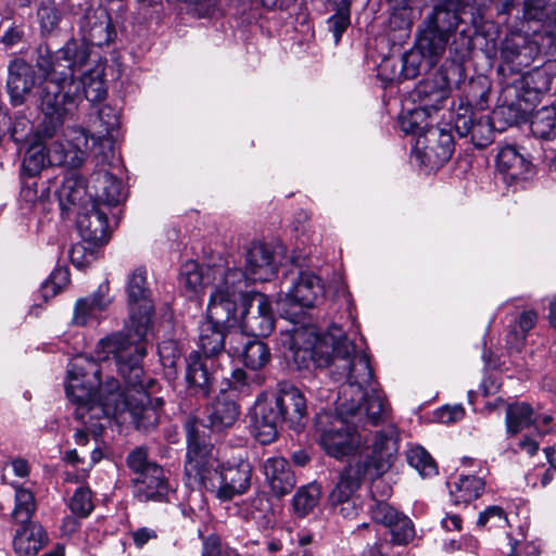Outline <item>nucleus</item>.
Here are the masks:
<instances>
[{
    "label": "nucleus",
    "instance_id": "f257e3e1",
    "mask_svg": "<svg viewBox=\"0 0 556 556\" xmlns=\"http://www.w3.org/2000/svg\"><path fill=\"white\" fill-rule=\"evenodd\" d=\"M290 351L299 368H306L313 362L319 368H328L336 381H348L338 394V415L323 412L316 418L319 444L326 452L399 451L400 434L395 428L370 438L364 428L356 429L354 420L363 415L376 425L384 412V401L377 392L370 395L365 392L372 379L368 356L356 352L355 344L341 327L332 325L324 333L312 327L296 329L291 337Z\"/></svg>",
    "mask_w": 556,
    "mask_h": 556
},
{
    "label": "nucleus",
    "instance_id": "f03ea898",
    "mask_svg": "<svg viewBox=\"0 0 556 556\" xmlns=\"http://www.w3.org/2000/svg\"><path fill=\"white\" fill-rule=\"evenodd\" d=\"M100 365L91 358L78 356L73 359L67 370L65 391L68 400L76 405L75 415L86 429L77 430L74 434L79 446H85L89 431L97 439L98 427L93 419H114L119 425L132 424L138 430H153L160 421L161 397L151 399L156 381L152 378H139V383L126 382L121 390L116 379L110 378L104 384L100 380Z\"/></svg>",
    "mask_w": 556,
    "mask_h": 556
},
{
    "label": "nucleus",
    "instance_id": "7ed1b4c3",
    "mask_svg": "<svg viewBox=\"0 0 556 556\" xmlns=\"http://www.w3.org/2000/svg\"><path fill=\"white\" fill-rule=\"evenodd\" d=\"M129 320L124 333H116L102 339L99 346L105 358L113 355L119 375L132 384L143 377L140 361L146 354L142 342L152 324L154 304L148 282L147 269L135 268L127 280Z\"/></svg>",
    "mask_w": 556,
    "mask_h": 556
},
{
    "label": "nucleus",
    "instance_id": "20e7f679",
    "mask_svg": "<svg viewBox=\"0 0 556 556\" xmlns=\"http://www.w3.org/2000/svg\"><path fill=\"white\" fill-rule=\"evenodd\" d=\"M89 59L86 43L67 41L55 52L40 86V109L45 115L38 128L43 138H53L62 127L65 115L73 113L81 101L76 73Z\"/></svg>",
    "mask_w": 556,
    "mask_h": 556
},
{
    "label": "nucleus",
    "instance_id": "39448f33",
    "mask_svg": "<svg viewBox=\"0 0 556 556\" xmlns=\"http://www.w3.org/2000/svg\"><path fill=\"white\" fill-rule=\"evenodd\" d=\"M185 475L189 486H202L220 502H228L250 489L252 465L241 455L222 460L214 454H187Z\"/></svg>",
    "mask_w": 556,
    "mask_h": 556
},
{
    "label": "nucleus",
    "instance_id": "423d86ee",
    "mask_svg": "<svg viewBox=\"0 0 556 556\" xmlns=\"http://www.w3.org/2000/svg\"><path fill=\"white\" fill-rule=\"evenodd\" d=\"M65 140L40 137L38 130L33 136V142L27 148L22 170L34 177L46 166L80 167L88 155V138L84 127L67 128Z\"/></svg>",
    "mask_w": 556,
    "mask_h": 556
},
{
    "label": "nucleus",
    "instance_id": "0eeeda50",
    "mask_svg": "<svg viewBox=\"0 0 556 556\" xmlns=\"http://www.w3.org/2000/svg\"><path fill=\"white\" fill-rule=\"evenodd\" d=\"M306 401L299 389L283 386L271 397L256 402L253 417V435L261 444L274 442L278 434V426L285 421L299 430L306 418Z\"/></svg>",
    "mask_w": 556,
    "mask_h": 556
},
{
    "label": "nucleus",
    "instance_id": "6e6552de",
    "mask_svg": "<svg viewBox=\"0 0 556 556\" xmlns=\"http://www.w3.org/2000/svg\"><path fill=\"white\" fill-rule=\"evenodd\" d=\"M484 20L481 0H442L425 22L432 27L453 36L452 46L457 53H468L473 49V38Z\"/></svg>",
    "mask_w": 556,
    "mask_h": 556
},
{
    "label": "nucleus",
    "instance_id": "1a4fd4ad",
    "mask_svg": "<svg viewBox=\"0 0 556 556\" xmlns=\"http://www.w3.org/2000/svg\"><path fill=\"white\" fill-rule=\"evenodd\" d=\"M348 465L329 495L330 505L344 518L353 519L362 510L356 495L362 480L383 475L391 466L390 454H348Z\"/></svg>",
    "mask_w": 556,
    "mask_h": 556
},
{
    "label": "nucleus",
    "instance_id": "9d476101",
    "mask_svg": "<svg viewBox=\"0 0 556 556\" xmlns=\"http://www.w3.org/2000/svg\"><path fill=\"white\" fill-rule=\"evenodd\" d=\"M179 286L189 300H197L205 288L211 287V295L217 289L239 301L245 292V278L240 268L224 266L202 267L194 261L184 263L179 274Z\"/></svg>",
    "mask_w": 556,
    "mask_h": 556
},
{
    "label": "nucleus",
    "instance_id": "9b49d317",
    "mask_svg": "<svg viewBox=\"0 0 556 556\" xmlns=\"http://www.w3.org/2000/svg\"><path fill=\"white\" fill-rule=\"evenodd\" d=\"M228 294L219 289L210 296L206 321L201 325L199 346L206 357H213L226 350L228 332L237 324L238 301L230 300Z\"/></svg>",
    "mask_w": 556,
    "mask_h": 556
},
{
    "label": "nucleus",
    "instance_id": "f8f14e48",
    "mask_svg": "<svg viewBox=\"0 0 556 556\" xmlns=\"http://www.w3.org/2000/svg\"><path fill=\"white\" fill-rule=\"evenodd\" d=\"M448 93L450 81L441 72L433 79L420 81L414 90L415 100L420 104L400 117L401 129L424 139L427 129L434 126L432 113L441 108Z\"/></svg>",
    "mask_w": 556,
    "mask_h": 556
},
{
    "label": "nucleus",
    "instance_id": "ddd939ff",
    "mask_svg": "<svg viewBox=\"0 0 556 556\" xmlns=\"http://www.w3.org/2000/svg\"><path fill=\"white\" fill-rule=\"evenodd\" d=\"M119 112L111 105H102L89 117L88 153H92L96 165H111L115 160V141L118 135Z\"/></svg>",
    "mask_w": 556,
    "mask_h": 556
},
{
    "label": "nucleus",
    "instance_id": "4468645a",
    "mask_svg": "<svg viewBox=\"0 0 556 556\" xmlns=\"http://www.w3.org/2000/svg\"><path fill=\"white\" fill-rule=\"evenodd\" d=\"M127 464L137 473L135 496L141 501H162L168 493V484L162 467L150 462L147 454H128Z\"/></svg>",
    "mask_w": 556,
    "mask_h": 556
},
{
    "label": "nucleus",
    "instance_id": "2eb2a0df",
    "mask_svg": "<svg viewBox=\"0 0 556 556\" xmlns=\"http://www.w3.org/2000/svg\"><path fill=\"white\" fill-rule=\"evenodd\" d=\"M228 337V355L241 359L248 368L257 370L269 362V349L264 342L254 339L255 337H251L239 329L230 330Z\"/></svg>",
    "mask_w": 556,
    "mask_h": 556
},
{
    "label": "nucleus",
    "instance_id": "dca6fc26",
    "mask_svg": "<svg viewBox=\"0 0 556 556\" xmlns=\"http://www.w3.org/2000/svg\"><path fill=\"white\" fill-rule=\"evenodd\" d=\"M275 327V317L266 295L255 293L240 319V324L235 325V329H239L251 337H267Z\"/></svg>",
    "mask_w": 556,
    "mask_h": 556
},
{
    "label": "nucleus",
    "instance_id": "f3484780",
    "mask_svg": "<svg viewBox=\"0 0 556 556\" xmlns=\"http://www.w3.org/2000/svg\"><path fill=\"white\" fill-rule=\"evenodd\" d=\"M279 263L274 249L264 242L255 241L245 253V288L248 281H268L277 274Z\"/></svg>",
    "mask_w": 556,
    "mask_h": 556
},
{
    "label": "nucleus",
    "instance_id": "a211bd4d",
    "mask_svg": "<svg viewBox=\"0 0 556 556\" xmlns=\"http://www.w3.org/2000/svg\"><path fill=\"white\" fill-rule=\"evenodd\" d=\"M261 471L265 485L276 498H282L295 486L294 471L289 460L282 455H271L266 458L261 466Z\"/></svg>",
    "mask_w": 556,
    "mask_h": 556
},
{
    "label": "nucleus",
    "instance_id": "6ab92c4d",
    "mask_svg": "<svg viewBox=\"0 0 556 556\" xmlns=\"http://www.w3.org/2000/svg\"><path fill=\"white\" fill-rule=\"evenodd\" d=\"M497 173L507 184L526 180L532 174L533 165L517 146L505 143L498 147L495 157Z\"/></svg>",
    "mask_w": 556,
    "mask_h": 556
},
{
    "label": "nucleus",
    "instance_id": "aec40b11",
    "mask_svg": "<svg viewBox=\"0 0 556 556\" xmlns=\"http://www.w3.org/2000/svg\"><path fill=\"white\" fill-rule=\"evenodd\" d=\"M79 27L84 41L93 46L108 45L115 36L110 14L101 5L87 9L79 21Z\"/></svg>",
    "mask_w": 556,
    "mask_h": 556
},
{
    "label": "nucleus",
    "instance_id": "412c9836",
    "mask_svg": "<svg viewBox=\"0 0 556 556\" xmlns=\"http://www.w3.org/2000/svg\"><path fill=\"white\" fill-rule=\"evenodd\" d=\"M110 287L108 283L99 286L97 291L75 302L72 324L86 326L96 320L111 305Z\"/></svg>",
    "mask_w": 556,
    "mask_h": 556
},
{
    "label": "nucleus",
    "instance_id": "4be33fe9",
    "mask_svg": "<svg viewBox=\"0 0 556 556\" xmlns=\"http://www.w3.org/2000/svg\"><path fill=\"white\" fill-rule=\"evenodd\" d=\"M89 198L91 203L116 205L125 198L122 181L105 168H100L91 175Z\"/></svg>",
    "mask_w": 556,
    "mask_h": 556
},
{
    "label": "nucleus",
    "instance_id": "5701e85b",
    "mask_svg": "<svg viewBox=\"0 0 556 556\" xmlns=\"http://www.w3.org/2000/svg\"><path fill=\"white\" fill-rule=\"evenodd\" d=\"M8 90L14 104H22L36 85L34 67L22 59L13 60L9 66Z\"/></svg>",
    "mask_w": 556,
    "mask_h": 556
},
{
    "label": "nucleus",
    "instance_id": "b1692460",
    "mask_svg": "<svg viewBox=\"0 0 556 556\" xmlns=\"http://www.w3.org/2000/svg\"><path fill=\"white\" fill-rule=\"evenodd\" d=\"M416 148L422 150L426 157H434L437 164H443L450 160L454 150L452 135L438 126L429 127L424 137L416 139Z\"/></svg>",
    "mask_w": 556,
    "mask_h": 556
},
{
    "label": "nucleus",
    "instance_id": "393cba45",
    "mask_svg": "<svg viewBox=\"0 0 556 556\" xmlns=\"http://www.w3.org/2000/svg\"><path fill=\"white\" fill-rule=\"evenodd\" d=\"M85 212L77 217V227L84 240L102 244L109 240V225L106 214L100 210L98 204L90 202Z\"/></svg>",
    "mask_w": 556,
    "mask_h": 556
},
{
    "label": "nucleus",
    "instance_id": "a878e982",
    "mask_svg": "<svg viewBox=\"0 0 556 556\" xmlns=\"http://www.w3.org/2000/svg\"><path fill=\"white\" fill-rule=\"evenodd\" d=\"M325 288L319 277L309 271H303L288 291L291 300L304 307H313L324 296Z\"/></svg>",
    "mask_w": 556,
    "mask_h": 556
},
{
    "label": "nucleus",
    "instance_id": "bb28decb",
    "mask_svg": "<svg viewBox=\"0 0 556 556\" xmlns=\"http://www.w3.org/2000/svg\"><path fill=\"white\" fill-rule=\"evenodd\" d=\"M237 514L243 519L253 520L261 529L271 528L275 522L273 507L265 493H257L237 504Z\"/></svg>",
    "mask_w": 556,
    "mask_h": 556
},
{
    "label": "nucleus",
    "instance_id": "cd10ccee",
    "mask_svg": "<svg viewBox=\"0 0 556 556\" xmlns=\"http://www.w3.org/2000/svg\"><path fill=\"white\" fill-rule=\"evenodd\" d=\"M419 29L417 48L426 55L428 65L432 66L444 54L451 36L428 25L425 21Z\"/></svg>",
    "mask_w": 556,
    "mask_h": 556
},
{
    "label": "nucleus",
    "instance_id": "c85d7f7f",
    "mask_svg": "<svg viewBox=\"0 0 556 556\" xmlns=\"http://www.w3.org/2000/svg\"><path fill=\"white\" fill-rule=\"evenodd\" d=\"M47 540V533L40 525L27 522L16 530L13 540L14 551L20 556L36 555Z\"/></svg>",
    "mask_w": 556,
    "mask_h": 556
},
{
    "label": "nucleus",
    "instance_id": "c756f323",
    "mask_svg": "<svg viewBox=\"0 0 556 556\" xmlns=\"http://www.w3.org/2000/svg\"><path fill=\"white\" fill-rule=\"evenodd\" d=\"M56 195L62 210H70L71 206L75 205L86 207L90 202L89 186L86 187L84 179L76 174H71L64 178Z\"/></svg>",
    "mask_w": 556,
    "mask_h": 556
},
{
    "label": "nucleus",
    "instance_id": "7c9ffc66",
    "mask_svg": "<svg viewBox=\"0 0 556 556\" xmlns=\"http://www.w3.org/2000/svg\"><path fill=\"white\" fill-rule=\"evenodd\" d=\"M502 58L516 71L530 65L532 60V47L525 36L513 34L506 37L502 43Z\"/></svg>",
    "mask_w": 556,
    "mask_h": 556
},
{
    "label": "nucleus",
    "instance_id": "2f4dec72",
    "mask_svg": "<svg viewBox=\"0 0 556 556\" xmlns=\"http://www.w3.org/2000/svg\"><path fill=\"white\" fill-rule=\"evenodd\" d=\"M447 486L453 504L466 505L482 494L484 481L476 476H460L454 482H447Z\"/></svg>",
    "mask_w": 556,
    "mask_h": 556
},
{
    "label": "nucleus",
    "instance_id": "473e14b6",
    "mask_svg": "<svg viewBox=\"0 0 556 556\" xmlns=\"http://www.w3.org/2000/svg\"><path fill=\"white\" fill-rule=\"evenodd\" d=\"M239 414V406L227 394L219 395L208 408L211 426L217 430L231 427Z\"/></svg>",
    "mask_w": 556,
    "mask_h": 556
},
{
    "label": "nucleus",
    "instance_id": "72a5a7b5",
    "mask_svg": "<svg viewBox=\"0 0 556 556\" xmlns=\"http://www.w3.org/2000/svg\"><path fill=\"white\" fill-rule=\"evenodd\" d=\"M87 63L85 64V67ZM84 66L79 73H76V81L79 84V90L84 89L85 98L91 102L97 103L105 99L106 88L103 81V70L96 67L83 72Z\"/></svg>",
    "mask_w": 556,
    "mask_h": 556
},
{
    "label": "nucleus",
    "instance_id": "f704fd0d",
    "mask_svg": "<svg viewBox=\"0 0 556 556\" xmlns=\"http://www.w3.org/2000/svg\"><path fill=\"white\" fill-rule=\"evenodd\" d=\"M455 128L462 137L470 135L472 142L479 148H484L492 141L489 121L473 122L469 117H459L455 123Z\"/></svg>",
    "mask_w": 556,
    "mask_h": 556
},
{
    "label": "nucleus",
    "instance_id": "c9c22d12",
    "mask_svg": "<svg viewBox=\"0 0 556 556\" xmlns=\"http://www.w3.org/2000/svg\"><path fill=\"white\" fill-rule=\"evenodd\" d=\"M321 490L319 484L313 482L298 489L293 498V513L298 517H305L318 505Z\"/></svg>",
    "mask_w": 556,
    "mask_h": 556
},
{
    "label": "nucleus",
    "instance_id": "e433bc0d",
    "mask_svg": "<svg viewBox=\"0 0 556 556\" xmlns=\"http://www.w3.org/2000/svg\"><path fill=\"white\" fill-rule=\"evenodd\" d=\"M533 409L527 403H514L506 408V429L510 434H516L533 426Z\"/></svg>",
    "mask_w": 556,
    "mask_h": 556
},
{
    "label": "nucleus",
    "instance_id": "4c0bfd02",
    "mask_svg": "<svg viewBox=\"0 0 556 556\" xmlns=\"http://www.w3.org/2000/svg\"><path fill=\"white\" fill-rule=\"evenodd\" d=\"M186 380L191 388L206 393L211 375L198 352L191 353L187 359Z\"/></svg>",
    "mask_w": 556,
    "mask_h": 556
},
{
    "label": "nucleus",
    "instance_id": "58836bf2",
    "mask_svg": "<svg viewBox=\"0 0 556 556\" xmlns=\"http://www.w3.org/2000/svg\"><path fill=\"white\" fill-rule=\"evenodd\" d=\"M556 109L544 105L532 114L530 119L531 131L535 137L548 139L555 131Z\"/></svg>",
    "mask_w": 556,
    "mask_h": 556
},
{
    "label": "nucleus",
    "instance_id": "ea45409f",
    "mask_svg": "<svg viewBox=\"0 0 556 556\" xmlns=\"http://www.w3.org/2000/svg\"><path fill=\"white\" fill-rule=\"evenodd\" d=\"M63 17L62 9L52 0L41 2L37 10V18L43 34H51L58 30L61 27Z\"/></svg>",
    "mask_w": 556,
    "mask_h": 556
},
{
    "label": "nucleus",
    "instance_id": "a19ab883",
    "mask_svg": "<svg viewBox=\"0 0 556 556\" xmlns=\"http://www.w3.org/2000/svg\"><path fill=\"white\" fill-rule=\"evenodd\" d=\"M186 440L188 452H206L214 446L208 437V429L194 420L186 422Z\"/></svg>",
    "mask_w": 556,
    "mask_h": 556
},
{
    "label": "nucleus",
    "instance_id": "79ce46f5",
    "mask_svg": "<svg viewBox=\"0 0 556 556\" xmlns=\"http://www.w3.org/2000/svg\"><path fill=\"white\" fill-rule=\"evenodd\" d=\"M36 510V501L31 491L23 488H15V505L12 511V518L15 522L24 525L31 522V517Z\"/></svg>",
    "mask_w": 556,
    "mask_h": 556
},
{
    "label": "nucleus",
    "instance_id": "37998d69",
    "mask_svg": "<svg viewBox=\"0 0 556 556\" xmlns=\"http://www.w3.org/2000/svg\"><path fill=\"white\" fill-rule=\"evenodd\" d=\"M426 55L417 48L405 52L401 60L399 73H393L391 79H413L419 75Z\"/></svg>",
    "mask_w": 556,
    "mask_h": 556
},
{
    "label": "nucleus",
    "instance_id": "c03bdc74",
    "mask_svg": "<svg viewBox=\"0 0 556 556\" xmlns=\"http://www.w3.org/2000/svg\"><path fill=\"white\" fill-rule=\"evenodd\" d=\"M390 529L392 543L396 545H406L415 536L413 522L406 516H399L393 522L387 526Z\"/></svg>",
    "mask_w": 556,
    "mask_h": 556
},
{
    "label": "nucleus",
    "instance_id": "a18cd8bd",
    "mask_svg": "<svg viewBox=\"0 0 556 556\" xmlns=\"http://www.w3.org/2000/svg\"><path fill=\"white\" fill-rule=\"evenodd\" d=\"M70 282V273L65 267L55 268L50 277L42 283L41 293L47 300L56 295Z\"/></svg>",
    "mask_w": 556,
    "mask_h": 556
},
{
    "label": "nucleus",
    "instance_id": "49530a36",
    "mask_svg": "<svg viewBox=\"0 0 556 556\" xmlns=\"http://www.w3.org/2000/svg\"><path fill=\"white\" fill-rule=\"evenodd\" d=\"M70 509L78 517H87L93 509L91 491L87 486H79L70 500Z\"/></svg>",
    "mask_w": 556,
    "mask_h": 556
},
{
    "label": "nucleus",
    "instance_id": "de8ad7c7",
    "mask_svg": "<svg viewBox=\"0 0 556 556\" xmlns=\"http://www.w3.org/2000/svg\"><path fill=\"white\" fill-rule=\"evenodd\" d=\"M408 465L414 468L420 477L431 478L438 475V464L431 454H406Z\"/></svg>",
    "mask_w": 556,
    "mask_h": 556
},
{
    "label": "nucleus",
    "instance_id": "09e8293b",
    "mask_svg": "<svg viewBox=\"0 0 556 556\" xmlns=\"http://www.w3.org/2000/svg\"><path fill=\"white\" fill-rule=\"evenodd\" d=\"M161 363L165 368L176 369L181 359V351L174 340H166L159 344L157 348Z\"/></svg>",
    "mask_w": 556,
    "mask_h": 556
},
{
    "label": "nucleus",
    "instance_id": "8fccbe9b",
    "mask_svg": "<svg viewBox=\"0 0 556 556\" xmlns=\"http://www.w3.org/2000/svg\"><path fill=\"white\" fill-rule=\"evenodd\" d=\"M100 457L97 454H90V459L88 460L86 466H79L84 464V460L80 458L79 454H66V463L71 465L75 472H71L67 470L66 479L67 480H80L85 479L94 463H97Z\"/></svg>",
    "mask_w": 556,
    "mask_h": 556
},
{
    "label": "nucleus",
    "instance_id": "3c124183",
    "mask_svg": "<svg viewBox=\"0 0 556 556\" xmlns=\"http://www.w3.org/2000/svg\"><path fill=\"white\" fill-rule=\"evenodd\" d=\"M329 29L332 31L336 42L341 39L342 34L350 25V8L341 7L329 20Z\"/></svg>",
    "mask_w": 556,
    "mask_h": 556
},
{
    "label": "nucleus",
    "instance_id": "603ef678",
    "mask_svg": "<svg viewBox=\"0 0 556 556\" xmlns=\"http://www.w3.org/2000/svg\"><path fill=\"white\" fill-rule=\"evenodd\" d=\"M370 514L375 521L386 527L400 516V514L384 501L375 502V504L370 506Z\"/></svg>",
    "mask_w": 556,
    "mask_h": 556
},
{
    "label": "nucleus",
    "instance_id": "864d4df0",
    "mask_svg": "<svg viewBox=\"0 0 556 556\" xmlns=\"http://www.w3.org/2000/svg\"><path fill=\"white\" fill-rule=\"evenodd\" d=\"M71 263L77 267L83 268L93 260V253L89 251L84 244H73L68 251Z\"/></svg>",
    "mask_w": 556,
    "mask_h": 556
},
{
    "label": "nucleus",
    "instance_id": "5fc2aeb1",
    "mask_svg": "<svg viewBox=\"0 0 556 556\" xmlns=\"http://www.w3.org/2000/svg\"><path fill=\"white\" fill-rule=\"evenodd\" d=\"M491 522L494 527H503L507 523V518L504 510L498 506H491L482 511L478 519V525H485Z\"/></svg>",
    "mask_w": 556,
    "mask_h": 556
},
{
    "label": "nucleus",
    "instance_id": "6e6d98bb",
    "mask_svg": "<svg viewBox=\"0 0 556 556\" xmlns=\"http://www.w3.org/2000/svg\"><path fill=\"white\" fill-rule=\"evenodd\" d=\"M29 472L27 462L21 457L14 458L12 462L7 463L2 468V478L8 480L11 476L24 478Z\"/></svg>",
    "mask_w": 556,
    "mask_h": 556
},
{
    "label": "nucleus",
    "instance_id": "4d7b16f0",
    "mask_svg": "<svg viewBox=\"0 0 556 556\" xmlns=\"http://www.w3.org/2000/svg\"><path fill=\"white\" fill-rule=\"evenodd\" d=\"M465 416L463 406H444L437 412V419L441 424H454Z\"/></svg>",
    "mask_w": 556,
    "mask_h": 556
},
{
    "label": "nucleus",
    "instance_id": "13d9d810",
    "mask_svg": "<svg viewBox=\"0 0 556 556\" xmlns=\"http://www.w3.org/2000/svg\"><path fill=\"white\" fill-rule=\"evenodd\" d=\"M380 476H374L370 478L372 480L370 485V494L374 502L384 501V498L391 495L392 489L391 486L382 480H379Z\"/></svg>",
    "mask_w": 556,
    "mask_h": 556
},
{
    "label": "nucleus",
    "instance_id": "bf43d9fd",
    "mask_svg": "<svg viewBox=\"0 0 556 556\" xmlns=\"http://www.w3.org/2000/svg\"><path fill=\"white\" fill-rule=\"evenodd\" d=\"M546 0H525V17L541 20L544 15Z\"/></svg>",
    "mask_w": 556,
    "mask_h": 556
},
{
    "label": "nucleus",
    "instance_id": "052dcab7",
    "mask_svg": "<svg viewBox=\"0 0 556 556\" xmlns=\"http://www.w3.org/2000/svg\"><path fill=\"white\" fill-rule=\"evenodd\" d=\"M31 123L27 118H17L12 127V138L16 142L27 140L28 134L31 131Z\"/></svg>",
    "mask_w": 556,
    "mask_h": 556
},
{
    "label": "nucleus",
    "instance_id": "680f3d73",
    "mask_svg": "<svg viewBox=\"0 0 556 556\" xmlns=\"http://www.w3.org/2000/svg\"><path fill=\"white\" fill-rule=\"evenodd\" d=\"M533 427L540 434L548 432V428L553 421V416L545 413L533 412Z\"/></svg>",
    "mask_w": 556,
    "mask_h": 556
},
{
    "label": "nucleus",
    "instance_id": "e2e57ef3",
    "mask_svg": "<svg viewBox=\"0 0 556 556\" xmlns=\"http://www.w3.org/2000/svg\"><path fill=\"white\" fill-rule=\"evenodd\" d=\"M526 334L518 330L516 327L513 328L507 334V348L509 350L520 351L525 341Z\"/></svg>",
    "mask_w": 556,
    "mask_h": 556
},
{
    "label": "nucleus",
    "instance_id": "0e129e2a",
    "mask_svg": "<svg viewBox=\"0 0 556 556\" xmlns=\"http://www.w3.org/2000/svg\"><path fill=\"white\" fill-rule=\"evenodd\" d=\"M156 533L154 530L149 528H140L132 533V539L137 547H142L150 540L155 539Z\"/></svg>",
    "mask_w": 556,
    "mask_h": 556
},
{
    "label": "nucleus",
    "instance_id": "69168bd1",
    "mask_svg": "<svg viewBox=\"0 0 556 556\" xmlns=\"http://www.w3.org/2000/svg\"><path fill=\"white\" fill-rule=\"evenodd\" d=\"M536 323V314L532 311L523 312L520 315L518 327L526 336L534 327Z\"/></svg>",
    "mask_w": 556,
    "mask_h": 556
},
{
    "label": "nucleus",
    "instance_id": "338daca9",
    "mask_svg": "<svg viewBox=\"0 0 556 556\" xmlns=\"http://www.w3.org/2000/svg\"><path fill=\"white\" fill-rule=\"evenodd\" d=\"M229 384L235 390H241L247 386V374L242 369H235L231 372V378L229 380Z\"/></svg>",
    "mask_w": 556,
    "mask_h": 556
},
{
    "label": "nucleus",
    "instance_id": "774afa93",
    "mask_svg": "<svg viewBox=\"0 0 556 556\" xmlns=\"http://www.w3.org/2000/svg\"><path fill=\"white\" fill-rule=\"evenodd\" d=\"M547 462L549 464V468L545 471L542 477L541 483L543 486H546L553 479L552 471L556 470V454H546Z\"/></svg>",
    "mask_w": 556,
    "mask_h": 556
}]
</instances>
